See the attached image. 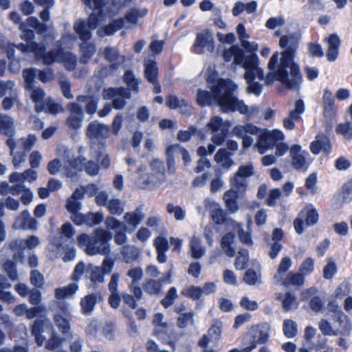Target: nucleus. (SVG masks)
Returning a JSON list of instances; mask_svg holds the SVG:
<instances>
[{
  "label": "nucleus",
  "instance_id": "nucleus-1",
  "mask_svg": "<svg viewBox=\"0 0 352 352\" xmlns=\"http://www.w3.org/2000/svg\"><path fill=\"white\" fill-rule=\"evenodd\" d=\"M279 45L285 49L281 53L280 64L278 65L279 54L276 52L269 60L268 69L274 72L276 79L287 88H295L302 81L300 67L294 62L298 41L292 36L283 35L280 38Z\"/></svg>",
  "mask_w": 352,
  "mask_h": 352
},
{
  "label": "nucleus",
  "instance_id": "nucleus-2",
  "mask_svg": "<svg viewBox=\"0 0 352 352\" xmlns=\"http://www.w3.org/2000/svg\"><path fill=\"white\" fill-rule=\"evenodd\" d=\"M112 237L111 232L98 228L94 230L92 236L86 233L80 234L77 236V243L87 255H108L111 251L109 241Z\"/></svg>",
  "mask_w": 352,
  "mask_h": 352
},
{
  "label": "nucleus",
  "instance_id": "nucleus-3",
  "mask_svg": "<svg viewBox=\"0 0 352 352\" xmlns=\"http://www.w3.org/2000/svg\"><path fill=\"white\" fill-rule=\"evenodd\" d=\"M56 48L47 51L45 45L40 43L36 60H41L46 66L52 65L56 63H62L67 71H74L78 65L76 56L71 52L65 51L60 41H56Z\"/></svg>",
  "mask_w": 352,
  "mask_h": 352
},
{
  "label": "nucleus",
  "instance_id": "nucleus-4",
  "mask_svg": "<svg viewBox=\"0 0 352 352\" xmlns=\"http://www.w3.org/2000/svg\"><path fill=\"white\" fill-rule=\"evenodd\" d=\"M236 85L230 79L219 78L217 85L212 87L214 101L223 113L236 111L238 98L234 96Z\"/></svg>",
  "mask_w": 352,
  "mask_h": 352
},
{
  "label": "nucleus",
  "instance_id": "nucleus-5",
  "mask_svg": "<svg viewBox=\"0 0 352 352\" xmlns=\"http://www.w3.org/2000/svg\"><path fill=\"white\" fill-rule=\"evenodd\" d=\"M230 124L228 122H223V119L218 116L210 118L205 129L214 133L212 136V142L220 146L223 144L229 132Z\"/></svg>",
  "mask_w": 352,
  "mask_h": 352
},
{
  "label": "nucleus",
  "instance_id": "nucleus-6",
  "mask_svg": "<svg viewBox=\"0 0 352 352\" xmlns=\"http://www.w3.org/2000/svg\"><path fill=\"white\" fill-rule=\"evenodd\" d=\"M327 309L334 314L336 321L339 324L340 333L342 336L349 335L351 330V324L336 302L333 300L329 302Z\"/></svg>",
  "mask_w": 352,
  "mask_h": 352
},
{
  "label": "nucleus",
  "instance_id": "nucleus-7",
  "mask_svg": "<svg viewBox=\"0 0 352 352\" xmlns=\"http://www.w3.org/2000/svg\"><path fill=\"white\" fill-rule=\"evenodd\" d=\"M292 165L297 170H306L309 166L306 157L309 155L307 151H302L299 144H294L289 148Z\"/></svg>",
  "mask_w": 352,
  "mask_h": 352
},
{
  "label": "nucleus",
  "instance_id": "nucleus-8",
  "mask_svg": "<svg viewBox=\"0 0 352 352\" xmlns=\"http://www.w3.org/2000/svg\"><path fill=\"white\" fill-rule=\"evenodd\" d=\"M305 111V106L303 100L298 99L295 102L294 109L289 111L287 117L283 121V127L287 130H294L296 127L295 122L301 120V115Z\"/></svg>",
  "mask_w": 352,
  "mask_h": 352
},
{
  "label": "nucleus",
  "instance_id": "nucleus-9",
  "mask_svg": "<svg viewBox=\"0 0 352 352\" xmlns=\"http://www.w3.org/2000/svg\"><path fill=\"white\" fill-rule=\"evenodd\" d=\"M67 108L71 114L66 119V125L74 130L80 129L84 118V112L82 107L78 103L73 102L68 104Z\"/></svg>",
  "mask_w": 352,
  "mask_h": 352
},
{
  "label": "nucleus",
  "instance_id": "nucleus-10",
  "mask_svg": "<svg viewBox=\"0 0 352 352\" xmlns=\"http://www.w3.org/2000/svg\"><path fill=\"white\" fill-rule=\"evenodd\" d=\"M39 239L34 235L28 236L25 240H14L9 243V248L11 250H17L19 256L23 258V252L25 248L32 250L38 246Z\"/></svg>",
  "mask_w": 352,
  "mask_h": 352
},
{
  "label": "nucleus",
  "instance_id": "nucleus-11",
  "mask_svg": "<svg viewBox=\"0 0 352 352\" xmlns=\"http://www.w3.org/2000/svg\"><path fill=\"white\" fill-rule=\"evenodd\" d=\"M37 220L35 218L30 217V212L28 210H24L21 212L20 215L15 218L13 227L15 229L23 230H35L37 228Z\"/></svg>",
  "mask_w": 352,
  "mask_h": 352
},
{
  "label": "nucleus",
  "instance_id": "nucleus-12",
  "mask_svg": "<svg viewBox=\"0 0 352 352\" xmlns=\"http://www.w3.org/2000/svg\"><path fill=\"white\" fill-rule=\"evenodd\" d=\"M119 278L120 276L118 273L113 274L108 284V289L110 292L108 303L114 309H118L120 305V294L118 292Z\"/></svg>",
  "mask_w": 352,
  "mask_h": 352
},
{
  "label": "nucleus",
  "instance_id": "nucleus-13",
  "mask_svg": "<svg viewBox=\"0 0 352 352\" xmlns=\"http://www.w3.org/2000/svg\"><path fill=\"white\" fill-rule=\"evenodd\" d=\"M310 151L314 155H318L321 151L328 155L332 150L330 139L325 135L316 137V140L310 144Z\"/></svg>",
  "mask_w": 352,
  "mask_h": 352
},
{
  "label": "nucleus",
  "instance_id": "nucleus-14",
  "mask_svg": "<svg viewBox=\"0 0 352 352\" xmlns=\"http://www.w3.org/2000/svg\"><path fill=\"white\" fill-rule=\"evenodd\" d=\"M124 6L125 3L122 0H102L101 9H96V10L99 11V14L113 17L120 12Z\"/></svg>",
  "mask_w": 352,
  "mask_h": 352
},
{
  "label": "nucleus",
  "instance_id": "nucleus-15",
  "mask_svg": "<svg viewBox=\"0 0 352 352\" xmlns=\"http://www.w3.org/2000/svg\"><path fill=\"white\" fill-rule=\"evenodd\" d=\"M322 113L324 118L331 119L334 118L337 113L334 97L331 91L328 89L324 90L322 95Z\"/></svg>",
  "mask_w": 352,
  "mask_h": 352
},
{
  "label": "nucleus",
  "instance_id": "nucleus-16",
  "mask_svg": "<svg viewBox=\"0 0 352 352\" xmlns=\"http://www.w3.org/2000/svg\"><path fill=\"white\" fill-rule=\"evenodd\" d=\"M129 289L133 294H129L123 292L120 294V300H123L124 304L131 309H135L138 307L137 301L142 298L143 292L140 287H129Z\"/></svg>",
  "mask_w": 352,
  "mask_h": 352
},
{
  "label": "nucleus",
  "instance_id": "nucleus-17",
  "mask_svg": "<svg viewBox=\"0 0 352 352\" xmlns=\"http://www.w3.org/2000/svg\"><path fill=\"white\" fill-rule=\"evenodd\" d=\"M109 127L107 125L91 122L87 128L86 133L91 138L106 139L109 137Z\"/></svg>",
  "mask_w": 352,
  "mask_h": 352
},
{
  "label": "nucleus",
  "instance_id": "nucleus-18",
  "mask_svg": "<svg viewBox=\"0 0 352 352\" xmlns=\"http://www.w3.org/2000/svg\"><path fill=\"white\" fill-rule=\"evenodd\" d=\"M85 161L86 159L82 157H78L68 160L64 166L65 176L69 178L76 177L78 172L83 170Z\"/></svg>",
  "mask_w": 352,
  "mask_h": 352
},
{
  "label": "nucleus",
  "instance_id": "nucleus-19",
  "mask_svg": "<svg viewBox=\"0 0 352 352\" xmlns=\"http://www.w3.org/2000/svg\"><path fill=\"white\" fill-rule=\"evenodd\" d=\"M100 298L99 293H91L82 298L80 300V312L85 316L91 315Z\"/></svg>",
  "mask_w": 352,
  "mask_h": 352
},
{
  "label": "nucleus",
  "instance_id": "nucleus-20",
  "mask_svg": "<svg viewBox=\"0 0 352 352\" xmlns=\"http://www.w3.org/2000/svg\"><path fill=\"white\" fill-rule=\"evenodd\" d=\"M211 46L214 48V40L209 32H199L197 34L192 45V52L196 54H201L206 46Z\"/></svg>",
  "mask_w": 352,
  "mask_h": 352
},
{
  "label": "nucleus",
  "instance_id": "nucleus-21",
  "mask_svg": "<svg viewBox=\"0 0 352 352\" xmlns=\"http://www.w3.org/2000/svg\"><path fill=\"white\" fill-rule=\"evenodd\" d=\"M341 41L337 34H331L327 38L328 49L327 58L329 61H335L339 54Z\"/></svg>",
  "mask_w": 352,
  "mask_h": 352
},
{
  "label": "nucleus",
  "instance_id": "nucleus-22",
  "mask_svg": "<svg viewBox=\"0 0 352 352\" xmlns=\"http://www.w3.org/2000/svg\"><path fill=\"white\" fill-rule=\"evenodd\" d=\"M166 105L170 109L180 108L184 113H190L192 110L187 100L185 99L179 100L175 95H168L166 97Z\"/></svg>",
  "mask_w": 352,
  "mask_h": 352
},
{
  "label": "nucleus",
  "instance_id": "nucleus-23",
  "mask_svg": "<svg viewBox=\"0 0 352 352\" xmlns=\"http://www.w3.org/2000/svg\"><path fill=\"white\" fill-rule=\"evenodd\" d=\"M102 95L104 100H110L116 96H120L127 99L131 98V91L124 87L104 88Z\"/></svg>",
  "mask_w": 352,
  "mask_h": 352
},
{
  "label": "nucleus",
  "instance_id": "nucleus-24",
  "mask_svg": "<svg viewBox=\"0 0 352 352\" xmlns=\"http://www.w3.org/2000/svg\"><path fill=\"white\" fill-rule=\"evenodd\" d=\"M346 112L350 116L351 121L338 124L336 127V133L347 140H352V103L348 107Z\"/></svg>",
  "mask_w": 352,
  "mask_h": 352
},
{
  "label": "nucleus",
  "instance_id": "nucleus-25",
  "mask_svg": "<svg viewBox=\"0 0 352 352\" xmlns=\"http://www.w3.org/2000/svg\"><path fill=\"white\" fill-rule=\"evenodd\" d=\"M0 133L6 136L15 134L14 120L7 114L0 113Z\"/></svg>",
  "mask_w": 352,
  "mask_h": 352
},
{
  "label": "nucleus",
  "instance_id": "nucleus-26",
  "mask_svg": "<svg viewBox=\"0 0 352 352\" xmlns=\"http://www.w3.org/2000/svg\"><path fill=\"white\" fill-rule=\"evenodd\" d=\"M239 196L237 191H234L233 189H230L224 193L223 200L226 208L230 213H235L239 210L237 202Z\"/></svg>",
  "mask_w": 352,
  "mask_h": 352
},
{
  "label": "nucleus",
  "instance_id": "nucleus-27",
  "mask_svg": "<svg viewBox=\"0 0 352 352\" xmlns=\"http://www.w3.org/2000/svg\"><path fill=\"white\" fill-rule=\"evenodd\" d=\"M78 288V285L76 283H72L67 286L56 288L54 290L55 298L60 300L72 297L76 293Z\"/></svg>",
  "mask_w": 352,
  "mask_h": 352
},
{
  "label": "nucleus",
  "instance_id": "nucleus-28",
  "mask_svg": "<svg viewBox=\"0 0 352 352\" xmlns=\"http://www.w3.org/2000/svg\"><path fill=\"white\" fill-rule=\"evenodd\" d=\"M235 237L234 232H229L222 236L221 241V248L229 257H233L235 254V249L232 247Z\"/></svg>",
  "mask_w": 352,
  "mask_h": 352
},
{
  "label": "nucleus",
  "instance_id": "nucleus-29",
  "mask_svg": "<svg viewBox=\"0 0 352 352\" xmlns=\"http://www.w3.org/2000/svg\"><path fill=\"white\" fill-rule=\"evenodd\" d=\"M31 98L35 103L34 110L36 113H41L45 109V92L42 88L31 89Z\"/></svg>",
  "mask_w": 352,
  "mask_h": 352
},
{
  "label": "nucleus",
  "instance_id": "nucleus-30",
  "mask_svg": "<svg viewBox=\"0 0 352 352\" xmlns=\"http://www.w3.org/2000/svg\"><path fill=\"white\" fill-rule=\"evenodd\" d=\"M305 277L299 272H289L285 278H282L279 283L285 287L302 286L305 283Z\"/></svg>",
  "mask_w": 352,
  "mask_h": 352
},
{
  "label": "nucleus",
  "instance_id": "nucleus-31",
  "mask_svg": "<svg viewBox=\"0 0 352 352\" xmlns=\"http://www.w3.org/2000/svg\"><path fill=\"white\" fill-rule=\"evenodd\" d=\"M80 51L81 54L80 62L87 63L95 54L96 51V45L93 43L83 41L80 45Z\"/></svg>",
  "mask_w": 352,
  "mask_h": 352
},
{
  "label": "nucleus",
  "instance_id": "nucleus-32",
  "mask_svg": "<svg viewBox=\"0 0 352 352\" xmlns=\"http://www.w3.org/2000/svg\"><path fill=\"white\" fill-rule=\"evenodd\" d=\"M192 135H197L201 138H204L203 131L197 129V128L193 125L189 126L187 130L179 131L177 138L179 142H186L190 140Z\"/></svg>",
  "mask_w": 352,
  "mask_h": 352
},
{
  "label": "nucleus",
  "instance_id": "nucleus-33",
  "mask_svg": "<svg viewBox=\"0 0 352 352\" xmlns=\"http://www.w3.org/2000/svg\"><path fill=\"white\" fill-rule=\"evenodd\" d=\"M299 214L305 216V222L307 226H314L318 221V211L311 205L302 210Z\"/></svg>",
  "mask_w": 352,
  "mask_h": 352
},
{
  "label": "nucleus",
  "instance_id": "nucleus-34",
  "mask_svg": "<svg viewBox=\"0 0 352 352\" xmlns=\"http://www.w3.org/2000/svg\"><path fill=\"white\" fill-rule=\"evenodd\" d=\"M159 69L155 60H150L145 64L144 77L148 82L158 80Z\"/></svg>",
  "mask_w": 352,
  "mask_h": 352
},
{
  "label": "nucleus",
  "instance_id": "nucleus-35",
  "mask_svg": "<svg viewBox=\"0 0 352 352\" xmlns=\"http://www.w3.org/2000/svg\"><path fill=\"white\" fill-rule=\"evenodd\" d=\"M87 27L88 25L83 20L76 23L74 25L75 32L78 34L80 39L82 41H87L91 38V30Z\"/></svg>",
  "mask_w": 352,
  "mask_h": 352
},
{
  "label": "nucleus",
  "instance_id": "nucleus-36",
  "mask_svg": "<svg viewBox=\"0 0 352 352\" xmlns=\"http://www.w3.org/2000/svg\"><path fill=\"white\" fill-rule=\"evenodd\" d=\"M232 153L225 148H219L214 155V160L217 163H222L224 168H230L233 164V160L230 158Z\"/></svg>",
  "mask_w": 352,
  "mask_h": 352
},
{
  "label": "nucleus",
  "instance_id": "nucleus-37",
  "mask_svg": "<svg viewBox=\"0 0 352 352\" xmlns=\"http://www.w3.org/2000/svg\"><path fill=\"white\" fill-rule=\"evenodd\" d=\"M214 100L213 91L212 93L207 90L198 89L197 94V104L200 107L210 106Z\"/></svg>",
  "mask_w": 352,
  "mask_h": 352
},
{
  "label": "nucleus",
  "instance_id": "nucleus-38",
  "mask_svg": "<svg viewBox=\"0 0 352 352\" xmlns=\"http://www.w3.org/2000/svg\"><path fill=\"white\" fill-rule=\"evenodd\" d=\"M122 79L123 81L126 84L128 87L127 89H129V91L131 90L135 93L139 91L140 81L138 78H135L132 70L128 69L125 71Z\"/></svg>",
  "mask_w": 352,
  "mask_h": 352
},
{
  "label": "nucleus",
  "instance_id": "nucleus-39",
  "mask_svg": "<svg viewBox=\"0 0 352 352\" xmlns=\"http://www.w3.org/2000/svg\"><path fill=\"white\" fill-rule=\"evenodd\" d=\"M121 254L126 263H132L139 257V251L134 246H124Z\"/></svg>",
  "mask_w": 352,
  "mask_h": 352
},
{
  "label": "nucleus",
  "instance_id": "nucleus-40",
  "mask_svg": "<svg viewBox=\"0 0 352 352\" xmlns=\"http://www.w3.org/2000/svg\"><path fill=\"white\" fill-rule=\"evenodd\" d=\"M162 284L160 280L149 279L143 286L146 293L150 295H158L162 291Z\"/></svg>",
  "mask_w": 352,
  "mask_h": 352
},
{
  "label": "nucleus",
  "instance_id": "nucleus-41",
  "mask_svg": "<svg viewBox=\"0 0 352 352\" xmlns=\"http://www.w3.org/2000/svg\"><path fill=\"white\" fill-rule=\"evenodd\" d=\"M283 331L287 338H293L298 333V326L296 322L291 319H285L283 323Z\"/></svg>",
  "mask_w": 352,
  "mask_h": 352
},
{
  "label": "nucleus",
  "instance_id": "nucleus-42",
  "mask_svg": "<svg viewBox=\"0 0 352 352\" xmlns=\"http://www.w3.org/2000/svg\"><path fill=\"white\" fill-rule=\"evenodd\" d=\"M272 137V135L269 132L259 137L257 146L261 153H263L265 150L274 146L275 142Z\"/></svg>",
  "mask_w": 352,
  "mask_h": 352
},
{
  "label": "nucleus",
  "instance_id": "nucleus-43",
  "mask_svg": "<svg viewBox=\"0 0 352 352\" xmlns=\"http://www.w3.org/2000/svg\"><path fill=\"white\" fill-rule=\"evenodd\" d=\"M292 265V260L289 256L283 257L277 269V272L274 275V279L279 283L283 278L282 276L286 273Z\"/></svg>",
  "mask_w": 352,
  "mask_h": 352
},
{
  "label": "nucleus",
  "instance_id": "nucleus-44",
  "mask_svg": "<svg viewBox=\"0 0 352 352\" xmlns=\"http://www.w3.org/2000/svg\"><path fill=\"white\" fill-rule=\"evenodd\" d=\"M201 241L198 238H192L190 243L191 256L193 258L199 259L205 254V249L201 247Z\"/></svg>",
  "mask_w": 352,
  "mask_h": 352
},
{
  "label": "nucleus",
  "instance_id": "nucleus-45",
  "mask_svg": "<svg viewBox=\"0 0 352 352\" xmlns=\"http://www.w3.org/2000/svg\"><path fill=\"white\" fill-rule=\"evenodd\" d=\"M203 294V289L200 287L190 285L184 288L181 294L186 297L192 299L193 300H199Z\"/></svg>",
  "mask_w": 352,
  "mask_h": 352
},
{
  "label": "nucleus",
  "instance_id": "nucleus-46",
  "mask_svg": "<svg viewBox=\"0 0 352 352\" xmlns=\"http://www.w3.org/2000/svg\"><path fill=\"white\" fill-rule=\"evenodd\" d=\"M85 222L84 224L89 227L99 225L100 223L102 222L104 219L103 214L100 212H88L86 214H85Z\"/></svg>",
  "mask_w": 352,
  "mask_h": 352
},
{
  "label": "nucleus",
  "instance_id": "nucleus-47",
  "mask_svg": "<svg viewBox=\"0 0 352 352\" xmlns=\"http://www.w3.org/2000/svg\"><path fill=\"white\" fill-rule=\"evenodd\" d=\"M143 217V214L137 209L135 212H126L124 219L129 225L136 227L140 223Z\"/></svg>",
  "mask_w": 352,
  "mask_h": 352
},
{
  "label": "nucleus",
  "instance_id": "nucleus-48",
  "mask_svg": "<svg viewBox=\"0 0 352 352\" xmlns=\"http://www.w3.org/2000/svg\"><path fill=\"white\" fill-rule=\"evenodd\" d=\"M177 297V289L175 287H171L168 290L164 298L161 300L160 303L164 308L167 309L173 305Z\"/></svg>",
  "mask_w": 352,
  "mask_h": 352
},
{
  "label": "nucleus",
  "instance_id": "nucleus-49",
  "mask_svg": "<svg viewBox=\"0 0 352 352\" xmlns=\"http://www.w3.org/2000/svg\"><path fill=\"white\" fill-rule=\"evenodd\" d=\"M194 316L195 314L192 311L180 314L176 320L177 326L179 329H185L187 327L188 322L193 324Z\"/></svg>",
  "mask_w": 352,
  "mask_h": 352
},
{
  "label": "nucleus",
  "instance_id": "nucleus-50",
  "mask_svg": "<svg viewBox=\"0 0 352 352\" xmlns=\"http://www.w3.org/2000/svg\"><path fill=\"white\" fill-rule=\"evenodd\" d=\"M314 258L307 257L300 264L298 272L305 278L314 271Z\"/></svg>",
  "mask_w": 352,
  "mask_h": 352
},
{
  "label": "nucleus",
  "instance_id": "nucleus-51",
  "mask_svg": "<svg viewBox=\"0 0 352 352\" xmlns=\"http://www.w3.org/2000/svg\"><path fill=\"white\" fill-rule=\"evenodd\" d=\"M25 24L28 27L34 28L38 34H43L47 30V26L44 23H41L35 16H30L27 19Z\"/></svg>",
  "mask_w": 352,
  "mask_h": 352
},
{
  "label": "nucleus",
  "instance_id": "nucleus-52",
  "mask_svg": "<svg viewBox=\"0 0 352 352\" xmlns=\"http://www.w3.org/2000/svg\"><path fill=\"white\" fill-rule=\"evenodd\" d=\"M230 185L233 188L234 191H237V194L243 192L245 191L247 188V182L245 179L240 177L234 175L233 178L230 179Z\"/></svg>",
  "mask_w": 352,
  "mask_h": 352
},
{
  "label": "nucleus",
  "instance_id": "nucleus-53",
  "mask_svg": "<svg viewBox=\"0 0 352 352\" xmlns=\"http://www.w3.org/2000/svg\"><path fill=\"white\" fill-rule=\"evenodd\" d=\"M23 76L24 78L25 89L30 90L34 87L36 70L33 68L25 69L23 71Z\"/></svg>",
  "mask_w": 352,
  "mask_h": 352
},
{
  "label": "nucleus",
  "instance_id": "nucleus-54",
  "mask_svg": "<svg viewBox=\"0 0 352 352\" xmlns=\"http://www.w3.org/2000/svg\"><path fill=\"white\" fill-rule=\"evenodd\" d=\"M109 212L111 214L120 215L124 212V207L119 199H111L107 204Z\"/></svg>",
  "mask_w": 352,
  "mask_h": 352
},
{
  "label": "nucleus",
  "instance_id": "nucleus-55",
  "mask_svg": "<svg viewBox=\"0 0 352 352\" xmlns=\"http://www.w3.org/2000/svg\"><path fill=\"white\" fill-rule=\"evenodd\" d=\"M338 272V267L336 263L329 258L327 261V263L323 268V277L325 279L330 280Z\"/></svg>",
  "mask_w": 352,
  "mask_h": 352
},
{
  "label": "nucleus",
  "instance_id": "nucleus-56",
  "mask_svg": "<svg viewBox=\"0 0 352 352\" xmlns=\"http://www.w3.org/2000/svg\"><path fill=\"white\" fill-rule=\"evenodd\" d=\"M39 45L40 43L36 42H29L26 43L25 44L21 43L18 45H15V47L21 51L23 53H33L34 57L36 58Z\"/></svg>",
  "mask_w": 352,
  "mask_h": 352
},
{
  "label": "nucleus",
  "instance_id": "nucleus-57",
  "mask_svg": "<svg viewBox=\"0 0 352 352\" xmlns=\"http://www.w3.org/2000/svg\"><path fill=\"white\" fill-rule=\"evenodd\" d=\"M269 340V336L267 333L260 331L259 336H253L252 340L250 341L249 345L248 346L252 351L254 349L258 344H263L267 342Z\"/></svg>",
  "mask_w": 352,
  "mask_h": 352
},
{
  "label": "nucleus",
  "instance_id": "nucleus-58",
  "mask_svg": "<svg viewBox=\"0 0 352 352\" xmlns=\"http://www.w3.org/2000/svg\"><path fill=\"white\" fill-rule=\"evenodd\" d=\"M318 327L324 336H337L340 333V329L333 330L329 322L325 319H322L318 324Z\"/></svg>",
  "mask_w": 352,
  "mask_h": 352
},
{
  "label": "nucleus",
  "instance_id": "nucleus-59",
  "mask_svg": "<svg viewBox=\"0 0 352 352\" xmlns=\"http://www.w3.org/2000/svg\"><path fill=\"white\" fill-rule=\"evenodd\" d=\"M127 275L132 278V280L129 285V287H139L137 285V283L142 278V270L139 267L131 268L128 271Z\"/></svg>",
  "mask_w": 352,
  "mask_h": 352
},
{
  "label": "nucleus",
  "instance_id": "nucleus-60",
  "mask_svg": "<svg viewBox=\"0 0 352 352\" xmlns=\"http://www.w3.org/2000/svg\"><path fill=\"white\" fill-rule=\"evenodd\" d=\"M30 283L36 288H42L45 283L43 275L37 270H32Z\"/></svg>",
  "mask_w": 352,
  "mask_h": 352
},
{
  "label": "nucleus",
  "instance_id": "nucleus-61",
  "mask_svg": "<svg viewBox=\"0 0 352 352\" xmlns=\"http://www.w3.org/2000/svg\"><path fill=\"white\" fill-rule=\"evenodd\" d=\"M341 195L343 201L349 203L352 201V178L343 184Z\"/></svg>",
  "mask_w": 352,
  "mask_h": 352
},
{
  "label": "nucleus",
  "instance_id": "nucleus-62",
  "mask_svg": "<svg viewBox=\"0 0 352 352\" xmlns=\"http://www.w3.org/2000/svg\"><path fill=\"white\" fill-rule=\"evenodd\" d=\"M19 30L21 31V38L26 43L34 42L35 34L32 30L28 29L25 23H21L19 25Z\"/></svg>",
  "mask_w": 352,
  "mask_h": 352
},
{
  "label": "nucleus",
  "instance_id": "nucleus-63",
  "mask_svg": "<svg viewBox=\"0 0 352 352\" xmlns=\"http://www.w3.org/2000/svg\"><path fill=\"white\" fill-rule=\"evenodd\" d=\"M47 322L48 320L45 318L36 319L33 324L31 326V334L38 335V333H43Z\"/></svg>",
  "mask_w": 352,
  "mask_h": 352
},
{
  "label": "nucleus",
  "instance_id": "nucleus-64",
  "mask_svg": "<svg viewBox=\"0 0 352 352\" xmlns=\"http://www.w3.org/2000/svg\"><path fill=\"white\" fill-rule=\"evenodd\" d=\"M3 267L10 280L14 281L18 279L16 267L12 261H7L5 262Z\"/></svg>",
  "mask_w": 352,
  "mask_h": 352
}]
</instances>
